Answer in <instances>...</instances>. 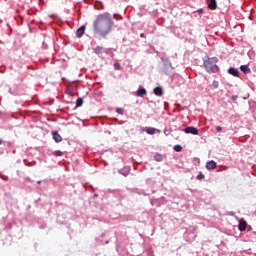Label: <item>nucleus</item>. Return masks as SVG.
<instances>
[{
    "instance_id": "obj_26",
    "label": "nucleus",
    "mask_w": 256,
    "mask_h": 256,
    "mask_svg": "<svg viewBox=\"0 0 256 256\" xmlns=\"http://www.w3.org/2000/svg\"><path fill=\"white\" fill-rule=\"evenodd\" d=\"M71 88L68 87V90L67 91H70Z\"/></svg>"
},
{
    "instance_id": "obj_3",
    "label": "nucleus",
    "mask_w": 256,
    "mask_h": 256,
    "mask_svg": "<svg viewBox=\"0 0 256 256\" xmlns=\"http://www.w3.org/2000/svg\"><path fill=\"white\" fill-rule=\"evenodd\" d=\"M184 133H191L192 135H199V130L196 127L190 126L184 129Z\"/></svg>"
},
{
    "instance_id": "obj_18",
    "label": "nucleus",
    "mask_w": 256,
    "mask_h": 256,
    "mask_svg": "<svg viewBox=\"0 0 256 256\" xmlns=\"http://www.w3.org/2000/svg\"><path fill=\"white\" fill-rule=\"evenodd\" d=\"M155 161L161 162L163 161V156L161 154H156L154 156Z\"/></svg>"
},
{
    "instance_id": "obj_5",
    "label": "nucleus",
    "mask_w": 256,
    "mask_h": 256,
    "mask_svg": "<svg viewBox=\"0 0 256 256\" xmlns=\"http://www.w3.org/2000/svg\"><path fill=\"white\" fill-rule=\"evenodd\" d=\"M53 135V139L56 143H61V141H63V137L60 136L59 132L54 131L52 132Z\"/></svg>"
},
{
    "instance_id": "obj_13",
    "label": "nucleus",
    "mask_w": 256,
    "mask_h": 256,
    "mask_svg": "<svg viewBox=\"0 0 256 256\" xmlns=\"http://www.w3.org/2000/svg\"><path fill=\"white\" fill-rule=\"evenodd\" d=\"M103 52V46H96L95 48H94V53L96 54V55H99V54H101Z\"/></svg>"
},
{
    "instance_id": "obj_7",
    "label": "nucleus",
    "mask_w": 256,
    "mask_h": 256,
    "mask_svg": "<svg viewBox=\"0 0 256 256\" xmlns=\"http://www.w3.org/2000/svg\"><path fill=\"white\" fill-rule=\"evenodd\" d=\"M239 231H245L247 229V221L241 219L238 225Z\"/></svg>"
},
{
    "instance_id": "obj_23",
    "label": "nucleus",
    "mask_w": 256,
    "mask_h": 256,
    "mask_svg": "<svg viewBox=\"0 0 256 256\" xmlns=\"http://www.w3.org/2000/svg\"><path fill=\"white\" fill-rule=\"evenodd\" d=\"M216 131L221 132V131H223V128L221 126H217Z\"/></svg>"
},
{
    "instance_id": "obj_20",
    "label": "nucleus",
    "mask_w": 256,
    "mask_h": 256,
    "mask_svg": "<svg viewBox=\"0 0 256 256\" xmlns=\"http://www.w3.org/2000/svg\"><path fill=\"white\" fill-rule=\"evenodd\" d=\"M114 69H116V71L121 70V64H120L119 62H116V63L114 64Z\"/></svg>"
},
{
    "instance_id": "obj_25",
    "label": "nucleus",
    "mask_w": 256,
    "mask_h": 256,
    "mask_svg": "<svg viewBox=\"0 0 256 256\" xmlns=\"http://www.w3.org/2000/svg\"><path fill=\"white\" fill-rule=\"evenodd\" d=\"M1 143H3V140L0 139V145H1Z\"/></svg>"
},
{
    "instance_id": "obj_9",
    "label": "nucleus",
    "mask_w": 256,
    "mask_h": 256,
    "mask_svg": "<svg viewBox=\"0 0 256 256\" xmlns=\"http://www.w3.org/2000/svg\"><path fill=\"white\" fill-rule=\"evenodd\" d=\"M228 73L230 75H233V77H239V70H237L236 68L230 67L228 69Z\"/></svg>"
},
{
    "instance_id": "obj_16",
    "label": "nucleus",
    "mask_w": 256,
    "mask_h": 256,
    "mask_svg": "<svg viewBox=\"0 0 256 256\" xmlns=\"http://www.w3.org/2000/svg\"><path fill=\"white\" fill-rule=\"evenodd\" d=\"M146 133H148V135H155V128H147Z\"/></svg>"
},
{
    "instance_id": "obj_14",
    "label": "nucleus",
    "mask_w": 256,
    "mask_h": 256,
    "mask_svg": "<svg viewBox=\"0 0 256 256\" xmlns=\"http://www.w3.org/2000/svg\"><path fill=\"white\" fill-rule=\"evenodd\" d=\"M54 157H62L63 152L61 150H56L53 152Z\"/></svg>"
},
{
    "instance_id": "obj_11",
    "label": "nucleus",
    "mask_w": 256,
    "mask_h": 256,
    "mask_svg": "<svg viewBox=\"0 0 256 256\" xmlns=\"http://www.w3.org/2000/svg\"><path fill=\"white\" fill-rule=\"evenodd\" d=\"M154 93L157 97H163V88H161V86L156 87Z\"/></svg>"
},
{
    "instance_id": "obj_19",
    "label": "nucleus",
    "mask_w": 256,
    "mask_h": 256,
    "mask_svg": "<svg viewBox=\"0 0 256 256\" xmlns=\"http://www.w3.org/2000/svg\"><path fill=\"white\" fill-rule=\"evenodd\" d=\"M212 86H213L214 89H218L219 88V81L214 80L213 83H212Z\"/></svg>"
},
{
    "instance_id": "obj_6",
    "label": "nucleus",
    "mask_w": 256,
    "mask_h": 256,
    "mask_svg": "<svg viewBox=\"0 0 256 256\" xmlns=\"http://www.w3.org/2000/svg\"><path fill=\"white\" fill-rule=\"evenodd\" d=\"M216 168H217V162L211 160V161L206 163V169L211 171V170L216 169Z\"/></svg>"
},
{
    "instance_id": "obj_24",
    "label": "nucleus",
    "mask_w": 256,
    "mask_h": 256,
    "mask_svg": "<svg viewBox=\"0 0 256 256\" xmlns=\"http://www.w3.org/2000/svg\"><path fill=\"white\" fill-rule=\"evenodd\" d=\"M198 13H203V9L198 10Z\"/></svg>"
},
{
    "instance_id": "obj_2",
    "label": "nucleus",
    "mask_w": 256,
    "mask_h": 256,
    "mask_svg": "<svg viewBox=\"0 0 256 256\" xmlns=\"http://www.w3.org/2000/svg\"><path fill=\"white\" fill-rule=\"evenodd\" d=\"M204 67L208 73H217L219 67L217 66V58H209L204 61Z\"/></svg>"
},
{
    "instance_id": "obj_15",
    "label": "nucleus",
    "mask_w": 256,
    "mask_h": 256,
    "mask_svg": "<svg viewBox=\"0 0 256 256\" xmlns=\"http://www.w3.org/2000/svg\"><path fill=\"white\" fill-rule=\"evenodd\" d=\"M83 106V98H78L76 101V107H82Z\"/></svg>"
},
{
    "instance_id": "obj_1",
    "label": "nucleus",
    "mask_w": 256,
    "mask_h": 256,
    "mask_svg": "<svg viewBox=\"0 0 256 256\" xmlns=\"http://www.w3.org/2000/svg\"><path fill=\"white\" fill-rule=\"evenodd\" d=\"M93 32L100 37H107L113 29V18L108 12L98 14L92 24Z\"/></svg>"
},
{
    "instance_id": "obj_22",
    "label": "nucleus",
    "mask_w": 256,
    "mask_h": 256,
    "mask_svg": "<svg viewBox=\"0 0 256 256\" xmlns=\"http://www.w3.org/2000/svg\"><path fill=\"white\" fill-rule=\"evenodd\" d=\"M116 113H118V115H123V109L122 108H118L116 110Z\"/></svg>"
},
{
    "instance_id": "obj_17",
    "label": "nucleus",
    "mask_w": 256,
    "mask_h": 256,
    "mask_svg": "<svg viewBox=\"0 0 256 256\" xmlns=\"http://www.w3.org/2000/svg\"><path fill=\"white\" fill-rule=\"evenodd\" d=\"M174 151H176L177 153H181V151H183V147H181V145H175Z\"/></svg>"
},
{
    "instance_id": "obj_8",
    "label": "nucleus",
    "mask_w": 256,
    "mask_h": 256,
    "mask_svg": "<svg viewBox=\"0 0 256 256\" xmlns=\"http://www.w3.org/2000/svg\"><path fill=\"white\" fill-rule=\"evenodd\" d=\"M85 35V26H81L77 31H76V37L78 39H81V36Z\"/></svg>"
},
{
    "instance_id": "obj_10",
    "label": "nucleus",
    "mask_w": 256,
    "mask_h": 256,
    "mask_svg": "<svg viewBox=\"0 0 256 256\" xmlns=\"http://www.w3.org/2000/svg\"><path fill=\"white\" fill-rule=\"evenodd\" d=\"M240 70H241L242 73H244L245 75H248V73H251V68H249L248 65H242V66H240Z\"/></svg>"
},
{
    "instance_id": "obj_4",
    "label": "nucleus",
    "mask_w": 256,
    "mask_h": 256,
    "mask_svg": "<svg viewBox=\"0 0 256 256\" xmlns=\"http://www.w3.org/2000/svg\"><path fill=\"white\" fill-rule=\"evenodd\" d=\"M208 9L215 11L217 9V0H207Z\"/></svg>"
},
{
    "instance_id": "obj_21",
    "label": "nucleus",
    "mask_w": 256,
    "mask_h": 256,
    "mask_svg": "<svg viewBox=\"0 0 256 256\" xmlns=\"http://www.w3.org/2000/svg\"><path fill=\"white\" fill-rule=\"evenodd\" d=\"M197 179L201 181L202 179H205V175H203L202 172H199V174L197 175Z\"/></svg>"
},
{
    "instance_id": "obj_12",
    "label": "nucleus",
    "mask_w": 256,
    "mask_h": 256,
    "mask_svg": "<svg viewBox=\"0 0 256 256\" xmlns=\"http://www.w3.org/2000/svg\"><path fill=\"white\" fill-rule=\"evenodd\" d=\"M137 97H145V95H147V90H145V88H140L137 91Z\"/></svg>"
}]
</instances>
